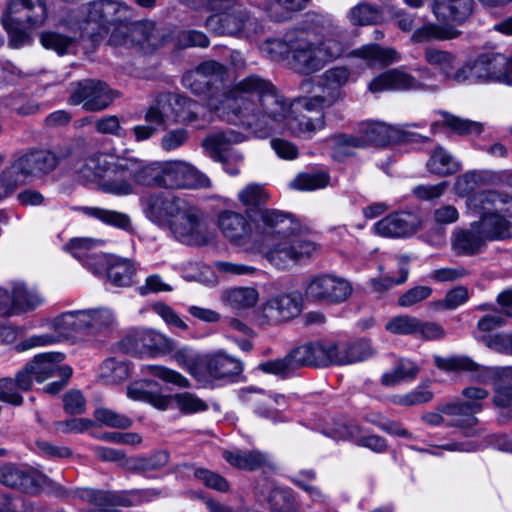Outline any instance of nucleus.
Listing matches in <instances>:
<instances>
[{"label": "nucleus", "instance_id": "1", "mask_svg": "<svg viewBox=\"0 0 512 512\" xmlns=\"http://www.w3.org/2000/svg\"><path fill=\"white\" fill-rule=\"evenodd\" d=\"M210 106L229 122L246 127L258 138L286 130L309 139L325 126L324 114L310 116L303 111L292 112L288 99L271 81L257 74L241 79L222 100H210Z\"/></svg>", "mask_w": 512, "mask_h": 512}, {"label": "nucleus", "instance_id": "2", "mask_svg": "<svg viewBox=\"0 0 512 512\" xmlns=\"http://www.w3.org/2000/svg\"><path fill=\"white\" fill-rule=\"evenodd\" d=\"M255 234L265 245V258L286 269L317 252L313 241L299 234V224L290 214L276 209L260 210L254 221Z\"/></svg>", "mask_w": 512, "mask_h": 512}, {"label": "nucleus", "instance_id": "3", "mask_svg": "<svg viewBox=\"0 0 512 512\" xmlns=\"http://www.w3.org/2000/svg\"><path fill=\"white\" fill-rule=\"evenodd\" d=\"M291 42L293 67L306 75L340 58L346 49L344 31L330 22L295 30Z\"/></svg>", "mask_w": 512, "mask_h": 512}, {"label": "nucleus", "instance_id": "4", "mask_svg": "<svg viewBox=\"0 0 512 512\" xmlns=\"http://www.w3.org/2000/svg\"><path fill=\"white\" fill-rule=\"evenodd\" d=\"M62 157L45 148L30 147L15 153L9 164L0 171V189L4 199L28 183L53 173Z\"/></svg>", "mask_w": 512, "mask_h": 512}, {"label": "nucleus", "instance_id": "5", "mask_svg": "<svg viewBox=\"0 0 512 512\" xmlns=\"http://www.w3.org/2000/svg\"><path fill=\"white\" fill-rule=\"evenodd\" d=\"M132 12L129 6L115 0H98L83 5L78 14L79 29L92 40L105 35L112 26L115 28L110 36V43L124 45L131 32L129 22Z\"/></svg>", "mask_w": 512, "mask_h": 512}, {"label": "nucleus", "instance_id": "6", "mask_svg": "<svg viewBox=\"0 0 512 512\" xmlns=\"http://www.w3.org/2000/svg\"><path fill=\"white\" fill-rule=\"evenodd\" d=\"M457 84H503L512 86V56L485 51L468 59L454 76Z\"/></svg>", "mask_w": 512, "mask_h": 512}, {"label": "nucleus", "instance_id": "7", "mask_svg": "<svg viewBox=\"0 0 512 512\" xmlns=\"http://www.w3.org/2000/svg\"><path fill=\"white\" fill-rule=\"evenodd\" d=\"M201 105L182 94L161 93L145 110L144 119L166 129L168 120L175 124L192 125L200 120Z\"/></svg>", "mask_w": 512, "mask_h": 512}, {"label": "nucleus", "instance_id": "8", "mask_svg": "<svg viewBox=\"0 0 512 512\" xmlns=\"http://www.w3.org/2000/svg\"><path fill=\"white\" fill-rule=\"evenodd\" d=\"M168 229L178 242L187 246L203 247L215 239L207 214L188 201L170 222Z\"/></svg>", "mask_w": 512, "mask_h": 512}, {"label": "nucleus", "instance_id": "9", "mask_svg": "<svg viewBox=\"0 0 512 512\" xmlns=\"http://www.w3.org/2000/svg\"><path fill=\"white\" fill-rule=\"evenodd\" d=\"M152 384V381L134 383L127 388V396L136 401L147 402L162 411L170 407L172 400L176 402L178 409L185 414L202 412L208 409L207 403L193 393L184 392L177 393L173 396L164 395L160 392L146 389V386Z\"/></svg>", "mask_w": 512, "mask_h": 512}, {"label": "nucleus", "instance_id": "10", "mask_svg": "<svg viewBox=\"0 0 512 512\" xmlns=\"http://www.w3.org/2000/svg\"><path fill=\"white\" fill-rule=\"evenodd\" d=\"M208 31L217 35L252 38L263 32L262 23L247 8L210 15L205 21Z\"/></svg>", "mask_w": 512, "mask_h": 512}, {"label": "nucleus", "instance_id": "11", "mask_svg": "<svg viewBox=\"0 0 512 512\" xmlns=\"http://www.w3.org/2000/svg\"><path fill=\"white\" fill-rule=\"evenodd\" d=\"M120 348L140 358H156L172 354L176 341L150 328L131 330L121 341Z\"/></svg>", "mask_w": 512, "mask_h": 512}, {"label": "nucleus", "instance_id": "12", "mask_svg": "<svg viewBox=\"0 0 512 512\" xmlns=\"http://www.w3.org/2000/svg\"><path fill=\"white\" fill-rule=\"evenodd\" d=\"M226 75L227 71L222 64L217 61L210 60L201 63L194 70L184 74L182 83L185 88L189 89L195 95H204L210 93L207 100L208 107L229 121L226 116L210 106V100L213 98L217 99L218 101L222 100L224 95L228 94L240 82L238 81L231 88L220 94L212 92V89L218 83H222L224 81Z\"/></svg>", "mask_w": 512, "mask_h": 512}, {"label": "nucleus", "instance_id": "13", "mask_svg": "<svg viewBox=\"0 0 512 512\" xmlns=\"http://www.w3.org/2000/svg\"><path fill=\"white\" fill-rule=\"evenodd\" d=\"M353 287L345 278L320 273L309 277L304 285V296L315 303L341 304L352 295Z\"/></svg>", "mask_w": 512, "mask_h": 512}, {"label": "nucleus", "instance_id": "14", "mask_svg": "<svg viewBox=\"0 0 512 512\" xmlns=\"http://www.w3.org/2000/svg\"><path fill=\"white\" fill-rule=\"evenodd\" d=\"M462 395L468 399L467 402L449 403L440 408V411L450 418L446 422L448 426L459 428L475 426L478 423L475 415L483 409L480 401L486 399L489 392L484 388L471 386L463 389Z\"/></svg>", "mask_w": 512, "mask_h": 512}, {"label": "nucleus", "instance_id": "15", "mask_svg": "<svg viewBox=\"0 0 512 512\" xmlns=\"http://www.w3.org/2000/svg\"><path fill=\"white\" fill-rule=\"evenodd\" d=\"M115 97L106 83L85 79L71 84L68 102L71 105H82L85 111L99 112L109 107Z\"/></svg>", "mask_w": 512, "mask_h": 512}, {"label": "nucleus", "instance_id": "16", "mask_svg": "<svg viewBox=\"0 0 512 512\" xmlns=\"http://www.w3.org/2000/svg\"><path fill=\"white\" fill-rule=\"evenodd\" d=\"M211 186L208 176L191 163L179 159L164 161V189L195 190Z\"/></svg>", "mask_w": 512, "mask_h": 512}, {"label": "nucleus", "instance_id": "17", "mask_svg": "<svg viewBox=\"0 0 512 512\" xmlns=\"http://www.w3.org/2000/svg\"><path fill=\"white\" fill-rule=\"evenodd\" d=\"M79 500L89 507L81 512H118L120 507H131L140 503L139 491H105L81 488Z\"/></svg>", "mask_w": 512, "mask_h": 512}, {"label": "nucleus", "instance_id": "18", "mask_svg": "<svg viewBox=\"0 0 512 512\" xmlns=\"http://www.w3.org/2000/svg\"><path fill=\"white\" fill-rule=\"evenodd\" d=\"M105 175L100 182V190L115 196H128L135 193V181L131 157H117L107 160Z\"/></svg>", "mask_w": 512, "mask_h": 512}, {"label": "nucleus", "instance_id": "19", "mask_svg": "<svg viewBox=\"0 0 512 512\" xmlns=\"http://www.w3.org/2000/svg\"><path fill=\"white\" fill-rule=\"evenodd\" d=\"M302 311V297L297 292L280 293L269 298L258 316L259 324L278 325L297 317Z\"/></svg>", "mask_w": 512, "mask_h": 512}, {"label": "nucleus", "instance_id": "20", "mask_svg": "<svg viewBox=\"0 0 512 512\" xmlns=\"http://www.w3.org/2000/svg\"><path fill=\"white\" fill-rule=\"evenodd\" d=\"M187 201L175 195L162 192L151 193L141 198V205L146 217L158 225L170 227Z\"/></svg>", "mask_w": 512, "mask_h": 512}, {"label": "nucleus", "instance_id": "21", "mask_svg": "<svg viewBox=\"0 0 512 512\" xmlns=\"http://www.w3.org/2000/svg\"><path fill=\"white\" fill-rule=\"evenodd\" d=\"M217 226L224 239L234 247H244L253 240V225L241 212L230 209L220 211Z\"/></svg>", "mask_w": 512, "mask_h": 512}, {"label": "nucleus", "instance_id": "22", "mask_svg": "<svg viewBox=\"0 0 512 512\" xmlns=\"http://www.w3.org/2000/svg\"><path fill=\"white\" fill-rule=\"evenodd\" d=\"M1 18L36 28L46 21L47 6L45 0H9Z\"/></svg>", "mask_w": 512, "mask_h": 512}, {"label": "nucleus", "instance_id": "23", "mask_svg": "<svg viewBox=\"0 0 512 512\" xmlns=\"http://www.w3.org/2000/svg\"><path fill=\"white\" fill-rule=\"evenodd\" d=\"M436 86L427 85L417 80L413 75L400 70L391 69L381 73L368 85V90L371 93H381L389 90H436Z\"/></svg>", "mask_w": 512, "mask_h": 512}, {"label": "nucleus", "instance_id": "24", "mask_svg": "<svg viewBox=\"0 0 512 512\" xmlns=\"http://www.w3.org/2000/svg\"><path fill=\"white\" fill-rule=\"evenodd\" d=\"M206 383L209 380H231L243 371V363L223 351L202 355V364Z\"/></svg>", "mask_w": 512, "mask_h": 512}, {"label": "nucleus", "instance_id": "25", "mask_svg": "<svg viewBox=\"0 0 512 512\" xmlns=\"http://www.w3.org/2000/svg\"><path fill=\"white\" fill-rule=\"evenodd\" d=\"M104 240L96 238H74L66 248L75 258L84 260L87 267L94 274H102L104 271L108 273V267L113 262L114 257H108L105 254L90 253V251L102 247Z\"/></svg>", "mask_w": 512, "mask_h": 512}, {"label": "nucleus", "instance_id": "26", "mask_svg": "<svg viewBox=\"0 0 512 512\" xmlns=\"http://www.w3.org/2000/svg\"><path fill=\"white\" fill-rule=\"evenodd\" d=\"M420 226L416 214L410 212L391 213L374 224L377 235L387 238H404L414 234Z\"/></svg>", "mask_w": 512, "mask_h": 512}, {"label": "nucleus", "instance_id": "27", "mask_svg": "<svg viewBox=\"0 0 512 512\" xmlns=\"http://www.w3.org/2000/svg\"><path fill=\"white\" fill-rule=\"evenodd\" d=\"M299 368L304 366L325 367L336 365V344L310 342L293 349Z\"/></svg>", "mask_w": 512, "mask_h": 512}, {"label": "nucleus", "instance_id": "28", "mask_svg": "<svg viewBox=\"0 0 512 512\" xmlns=\"http://www.w3.org/2000/svg\"><path fill=\"white\" fill-rule=\"evenodd\" d=\"M435 364L439 369L445 371H467L471 373V379L488 383L491 379L499 375V368H490L478 365L472 359L465 356H455L450 358L436 357Z\"/></svg>", "mask_w": 512, "mask_h": 512}, {"label": "nucleus", "instance_id": "29", "mask_svg": "<svg viewBox=\"0 0 512 512\" xmlns=\"http://www.w3.org/2000/svg\"><path fill=\"white\" fill-rule=\"evenodd\" d=\"M64 356L61 353H44L36 355L29 362L34 371V378L42 383L51 377L70 378L72 369L69 366H61Z\"/></svg>", "mask_w": 512, "mask_h": 512}, {"label": "nucleus", "instance_id": "30", "mask_svg": "<svg viewBox=\"0 0 512 512\" xmlns=\"http://www.w3.org/2000/svg\"><path fill=\"white\" fill-rule=\"evenodd\" d=\"M0 483L24 493H33L38 489L34 473L26 467L13 463L0 465Z\"/></svg>", "mask_w": 512, "mask_h": 512}, {"label": "nucleus", "instance_id": "31", "mask_svg": "<svg viewBox=\"0 0 512 512\" xmlns=\"http://www.w3.org/2000/svg\"><path fill=\"white\" fill-rule=\"evenodd\" d=\"M351 71L345 66H335L327 69L320 77L322 94L328 104L334 105L344 98V86L349 82Z\"/></svg>", "mask_w": 512, "mask_h": 512}, {"label": "nucleus", "instance_id": "32", "mask_svg": "<svg viewBox=\"0 0 512 512\" xmlns=\"http://www.w3.org/2000/svg\"><path fill=\"white\" fill-rule=\"evenodd\" d=\"M474 0H433L432 11L437 19L462 24L472 14Z\"/></svg>", "mask_w": 512, "mask_h": 512}, {"label": "nucleus", "instance_id": "33", "mask_svg": "<svg viewBox=\"0 0 512 512\" xmlns=\"http://www.w3.org/2000/svg\"><path fill=\"white\" fill-rule=\"evenodd\" d=\"M135 187H155L164 189V161H145L131 157Z\"/></svg>", "mask_w": 512, "mask_h": 512}, {"label": "nucleus", "instance_id": "34", "mask_svg": "<svg viewBox=\"0 0 512 512\" xmlns=\"http://www.w3.org/2000/svg\"><path fill=\"white\" fill-rule=\"evenodd\" d=\"M402 135L398 131V127L383 122L366 121L359 125V136L364 141L365 147L369 144L385 145L392 143Z\"/></svg>", "mask_w": 512, "mask_h": 512}, {"label": "nucleus", "instance_id": "35", "mask_svg": "<svg viewBox=\"0 0 512 512\" xmlns=\"http://www.w3.org/2000/svg\"><path fill=\"white\" fill-rule=\"evenodd\" d=\"M11 290L15 315L34 311L45 301L44 296L36 288L24 282H13Z\"/></svg>", "mask_w": 512, "mask_h": 512}, {"label": "nucleus", "instance_id": "36", "mask_svg": "<svg viewBox=\"0 0 512 512\" xmlns=\"http://www.w3.org/2000/svg\"><path fill=\"white\" fill-rule=\"evenodd\" d=\"M485 241L512 238V224L498 214H485L475 222Z\"/></svg>", "mask_w": 512, "mask_h": 512}, {"label": "nucleus", "instance_id": "37", "mask_svg": "<svg viewBox=\"0 0 512 512\" xmlns=\"http://www.w3.org/2000/svg\"><path fill=\"white\" fill-rule=\"evenodd\" d=\"M374 354L368 340L360 339L354 342L336 344V365H347L364 361Z\"/></svg>", "mask_w": 512, "mask_h": 512}, {"label": "nucleus", "instance_id": "38", "mask_svg": "<svg viewBox=\"0 0 512 512\" xmlns=\"http://www.w3.org/2000/svg\"><path fill=\"white\" fill-rule=\"evenodd\" d=\"M222 456L230 465L242 470H257L269 463L268 456L257 450H225L223 451Z\"/></svg>", "mask_w": 512, "mask_h": 512}, {"label": "nucleus", "instance_id": "39", "mask_svg": "<svg viewBox=\"0 0 512 512\" xmlns=\"http://www.w3.org/2000/svg\"><path fill=\"white\" fill-rule=\"evenodd\" d=\"M485 244L486 241L475 222L471 224L469 229L456 232L452 243L455 252L462 255L476 254Z\"/></svg>", "mask_w": 512, "mask_h": 512}, {"label": "nucleus", "instance_id": "40", "mask_svg": "<svg viewBox=\"0 0 512 512\" xmlns=\"http://www.w3.org/2000/svg\"><path fill=\"white\" fill-rule=\"evenodd\" d=\"M353 55L363 59L369 67H385L399 59L394 49L384 48L377 44L364 45L354 50Z\"/></svg>", "mask_w": 512, "mask_h": 512}, {"label": "nucleus", "instance_id": "41", "mask_svg": "<svg viewBox=\"0 0 512 512\" xmlns=\"http://www.w3.org/2000/svg\"><path fill=\"white\" fill-rule=\"evenodd\" d=\"M242 140L243 135L241 133L228 130L225 132H215L208 135L203 140L202 145L205 149L215 154L218 160H220L223 157L229 156L230 153H235L234 151H229L230 144L239 143Z\"/></svg>", "mask_w": 512, "mask_h": 512}, {"label": "nucleus", "instance_id": "42", "mask_svg": "<svg viewBox=\"0 0 512 512\" xmlns=\"http://www.w3.org/2000/svg\"><path fill=\"white\" fill-rule=\"evenodd\" d=\"M424 59L429 65L436 68L446 80L456 83L454 76L457 74V70L454 71L456 61L454 54L445 50L427 47L424 50Z\"/></svg>", "mask_w": 512, "mask_h": 512}, {"label": "nucleus", "instance_id": "43", "mask_svg": "<svg viewBox=\"0 0 512 512\" xmlns=\"http://www.w3.org/2000/svg\"><path fill=\"white\" fill-rule=\"evenodd\" d=\"M259 293L251 287H235L225 290L221 295L223 303L233 310L248 309L258 302Z\"/></svg>", "mask_w": 512, "mask_h": 512}, {"label": "nucleus", "instance_id": "44", "mask_svg": "<svg viewBox=\"0 0 512 512\" xmlns=\"http://www.w3.org/2000/svg\"><path fill=\"white\" fill-rule=\"evenodd\" d=\"M172 359L183 369H185L192 377L198 382L205 381V375L201 367L202 356L196 353L189 346H182L175 348L172 351Z\"/></svg>", "mask_w": 512, "mask_h": 512}, {"label": "nucleus", "instance_id": "45", "mask_svg": "<svg viewBox=\"0 0 512 512\" xmlns=\"http://www.w3.org/2000/svg\"><path fill=\"white\" fill-rule=\"evenodd\" d=\"M108 157L103 154L87 158L78 169V179L84 184H96L100 190V182L105 175Z\"/></svg>", "mask_w": 512, "mask_h": 512}, {"label": "nucleus", "instance_id": "46", "mask_svg": "<svg viewBox=\"0 0 512 512\" xmlns=\"http://www.w3.org/2000/svg\"><path fill=\"white\" fill-rule=\"evenodd\" d=\"M426 165L431 173L439 176L452 175L460 170L458 161L441 146L432 152Z\"/></svg>", "mask_w": 512, "mask_h": 512}, {"label": "nucleus", "instance_id": "47", "mask_svg": "<svg viewBox=\"0 0 512 512\" xmlns=\"http://www.w3.org/2000/svg\"><path fill=\"white\" fill-rule=\"evenodd\" d=\"M136 274L134 264L128 259L113 258L108 267V280L115 286L127 287L133 283Z\"/></svg>", "mask_w": 512, "mask_h": 512}, {"label": "nucleus", "instance_id": "48", "mask_svg": "<svg viewBox=\"0 0 512 512\" xmlns=\"http://www.w3.org/2000/svg\"><path fill=\"white\" fill-rule=\"evenodd\" d=\"M84 317L83 310L65 312L53 320V327L63 336H69L75 332H83L86 331Z\"/></svg>", "mask_w": 512, "mask_h": 512}, {"label": "nucleus", "instance_id": "49", "mask_svg": "<svg viewBox=\"0 0 512 512\" xmlns=\"http://www.w3.org/2000/svg\"><path fill=\"white\" fill-rule=\"evenodd\" d=\"M258 369L266 374H273L282 378H286L299 369L294 351H290L283 358H277L262 362L258 365Z\"/></svg>", "mask_w": 512, "mask_h": 512}, {"label": "nucleus", "instance_id": "50", "mask_svg": "<svg viewBox=\"0 0 512 512\" xmlns=\"http://www.w3.org/2000/svg\"><path fill=\"white\" fill-rule=\"evenodd\" d=\"M81 210L85 215L96 218L107 225L119 229L127 230L131 226L130 217L122 212L100 207H83Z\"/></svg>", "mask_w": 512, "mask_h": 512}, {"label": "nucleus", "instance_id": "51", "mask_svg": "<svg viewBox=\"0 0 512 512\" xmlns=\"http://www.w3.org/2000/svg\"><path fill=\"white\" fill-rule=\"evenodd\" d=\"M294 37V31L287 33L285 39L273 38L267 39L260 47L261 53L272 61H281L292 53L291 38Z\"/></svg>", "mask_w": 512, "mask_h": 512}, {"label": "nucleus", "instance_id": "52", "mask_svg": "<svg viewBox=\"0 0 512 512\" xmlns=\"http://www.w3.org/2000/svg\"><path fill=\"white\" fill-rule=\"evenodd\" d=\"M86 331L96 333L111 328L115 323L114 313L108 308L83 310Z\"/></svg>", "mask_w": 512, "mask_h": 512}, {"label": "nucleus", "instance_id": "53", "mask_svg": "<svg viewBox=\"0 0 512 512\" xmlns=\"http://www.w3.org/2000/svg\"><path fill=\"white\" fill-rule=\"evenodd\" d=\"M348 19L358 26L377 24L382 19V11L378 6L364 2L350 9Z\"/></svg>", "mask_w": 512, "mask_h": 512}, {"label": "nucleus", "instance_id": "54", "mask_svg": "<svg viewBox=\"0 0 512 512\" xmlns=\"http://www.w3.org/2000/svg\"><path fill=\"white\" fill-rule=\"evenodd\" d=\"M141 371L145 375L154 376L166 383L173 384L180 388L191 387V382L189 381L188 378H186L178 371H175L162 365H146L142 367Z\"/></svg>", "mask_w": 512, "mask_h": 512}, {"label": "nucleus", "instance_id": "55", "mask_svg": "<svg viewBox=\"0 0 512 512\" xmlns=\"http://www.w3.org/2000/svg\"><path fill=\"white\" fill-rule=\"evenodd\" d=\"M395 261L398 268L399 277H383L371 279V285L376 291H385L393 287L394 285L403 284L409 275V262L410 259L406 255H400L395 257Z\"/></svg>", "mask_w": 512, "mask_h": 512}, {"label": "nucleus", "instance_id": "56", "mask_svg": "<svg viewBox=\"0 0 512 512\" xmlns=\"http://www.w3.org/2000/svg\"><path fill=\"white\" fill-rule=\"evenodd\" d=\"M130 369L127 363L115 358L106 359L100 367L101 378L109 384H117L129 377Z\"/></svg>", "mask_w": 512, "mask_h": 512}, {"label": "nucleus", "instance_id": "57", "mask_svg": "<svg viewBox=\"0 0 512 512\" xmlns=\"http://www.w3.org/2000/svg\"><path fill=\"white\" fill-rule=\"evenodd\" d=\"M418 371V367L412 361L401 360L391 372L382 376V383L386 386H394L402 381L414 379Z\"/></svg>", "mask_w": 512, "mask_h": 512}, {"label": "nucleus", "instance_id": "58", "mask_svg": "<svg viewBox=\"0 0 512 512\" xmlns=\"http://www.w3.org/2000/svg\"><path fill=\"white\" fill-rule=\"evenodd\" d=\"M169 454L158 451L150 456L136 457L130 460V469L136 472H149L163 468L168 464Z\"/></svg>", "mask_w": 512, "mask_h": 512}, {"label": "nucleus", "instance_id": "59", "mask_svg": "<svg viewBox=\"0 0 512 512\" xmlns=\"http://www.w3.org/2000/svg\"><path fill=\"white\" fill-rule=\"evenodd\" d=\"M334 154L336 157L349 156L354 149L364 148V141L358 135L336 134L331 136Z\"/></svg>", "mask_w": 512, "mask_h": 512}, {"label": "nucleus", "instance_id": "60", "mask_svg": "<svg viewBox=\"0 0 512 512\" xmlns=\"http://www.w3.org/2000/svg\"><path fill=\"white\" fill-rule=\"evenodd\" d=\"M267 501L271 512H284L296 507L292 492L288 488L273 487L269 492Z\"/></svg>", "mask_w": 512, "mask_h": 512}, {"label": "nucleus", "instance_id": "61", "mask_svg": "<svg viewBox=\"0 0 512 512\" xmlns=\"http://www.w3.org/2000/svg\"><path fill=\"white\" fill-rule=\"evenodd\" d=\"M268 199L267 192L258 184H249L238 193V200L248 209L264 205Z\"/></svg>", "mask_w": 512, "mask_h": 512}, {"label": "nucleus", "instance_id": "62", "mask_svg": "<svg viewBox=\"0 0 512 512\" xmlns=\"http://www.w3.org/2000/svg\"><path fill=\"white\" fill-rule=\"evenodd\" d=\"M329 183V175L325 172L299 174L292 182L291 187L298 190H315L324 188Z\"/></svg>", "mask_w": 512, "mask_h": 512}, {"label": "nucleus", "instance_id": "63", "mask_svg": "<svg viewBox=\"0 0 512 512\" xmlns=\"http://www.w3.org/2000/svg\"><path fill=\"white\" fill-rule=\"evenodd\" d=\"M94 417L102 425L112 428L127 429L132 425V420L129 417L108 408H97Z\"/></svg>", "mask_w": 512, "mask_h": 512}, {"label": "nucleus", "instance_id": "64", "mask_svg": "<svg viewBox=\"0 0 512 512\" xmlns=\"http://www.w3.org/2000/svg\"><path fill=\"white\" fill-rule=\"evenodd\" d=\"M40 42L46 49L53 50L59 55H64L73 44V39L57 32L45 31L40 35Z\"/></svg>", "mask_w": 512, "mask_h": 512}]
</instances>
